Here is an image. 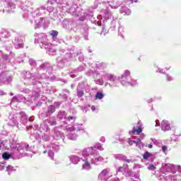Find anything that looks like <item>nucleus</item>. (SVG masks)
<instances>
[{"instance_id": "nucleus-31", "label": "nucleus", "mask_w": 181, "mask_h": 181, "mask_svg": "<svg viewBox=\"0 0 181 181\" xmlns=\"http://www.w3.org/2000/svg\"><path fill=\"white\" fill-rule=\"evenodd\" d=\"M0 35L1 37H4V39H8V37H11V33H9L8 30L6 29L1 30Z\"/></svg>"}, {"instance_id": "nucleus-13", "label": "nucleus", "mask_w": 181, "mask_h": 181, "mask_svg": "<svg viewBox=\"0 0 181 181\" xmlns=\"http://www.w3.org/2000/svg\"><path fill=\"white\" fill-rule=\"evenodd\" d=\"M117 175L119 173H122L124 176L128 177L131 176V171L129 170V168H128V165L124 164L122 167H119L116 170Z\"/></svg>"}, {"instance_id": "nucleus-52", "label": "nucleus", "mask_w": 181, "mask_h": 181, "mask_svg": "<svg viewBox=\"0 0 181 181\" xmlns=\"http://www.w3.org/2000/svg\"><path fill=\"white\" fill-rule=\"evenodd\" d=\"M0 56H1V57H3L4 60H8V59L9 58V57L7 54H4L2 53V51H0Z\"/></svg>"}, {"instance_id": "nucleus-40", "label": "nucleus", "mask_w": 181, "mask_h": 181, "mask_svg": "<svg viewBox=\"0 0 181 181\" xmlns=\"http://www.w3.org/2000/svg\"><path fill=\"white\" fill-rule=\"evenodd\" d=\"M152 156H153V154L148 152V151H146L144 153V154L143 155V158L144 159L146 160V159H149V158H152Z\"/></svg>"}, {"instance_id": "nucleus-45", "label": "nucleus", "mask_w": 181, "mask_h": 181, "mask_svg": "<svg viewBox=\"0 0 181 181\" xmlns=\"http://www.w3.org/2000/svg\"><path fill=\"white\" fill-rule=\"evenodd\" d=\"M147 168L148 170H155L156 169V165L153 164H149Z\"/></svg>"}, {"instance_id": "nucleus-49", "label": "nucleus", "mask_w": 181, "mask_h": 181, "mask_svg": "<svg viewBox=\"0 0 181 181\" xmlns=\"http://www.w3.org/2000/svg\"><path fill=\"white\" fill-rule=\"evenodd\" d=\"M48 121H49L48 124H50V125L52 126H54L57 124V122H56V120H53L52 118H50L49 119H48Z\"/></svg>"}, {"instance_id": "nucleus-15", "label": "nucleus", "mask_w": 181, "mask_h": 181, "mask_svg": "<svg viewBox=\"0 0 181 181\" xmlns=\"http://www.w3.org/2000/svg\"><path fill=\"white\" fill-rule=\"evenodd\" d=\"M4 4L6 6L5 9L3 10V12H12V9L16 8V5L12 1V0H6L4 1Z\"/></svg>"}, {"instance_id": "nucleus-12", "label": "nucleus", "mask_w": 181, "mask_h": 181, "mask_svg": "<svg viewBox=\"0 0 181 181\" xmlns=\"http://www.w3.org/2000/svg\"><path fill=\"white\" fill-rule=\"evenodd\" d=\"M129 77H131V71L127 69L120 77V83L122 86H124V87L129 86Z\"/></svg>"}, {"instance_id": "nucleus-54", "label": "nucleus", "mask_w": 181, "mask_h": 181, "mask_svg": "<svg viewBox=\"0 0 181 181\" xmlns=\"http://www.w3.org/2000/svg\"><path fill=\"white\" fill-rule=\"evenodd\" d=\"M129 86H137L138 85V82L135 80H132L131 81H129Z\"/></svg>"}, {"instance_id": "nucleus-56", "label": "nucleus", "mask_w": 181, "mask_h": 181, "mask_svg": "<svg viewBox=\"0 0 181 181\" xmlns=\"http://www.w3.org/2000/svg\"><path fill=\"white\" fill-rule=\"evenodd\" d=\"M166 80L167 81H173V77L170 76V75L167 74L166 75Z\"/></svg>"}, {"instance_id": "nucleus-35", "label": "nucleus", "mask_w": 181, "mask_h": 181, "mask_svg": "<svg viewBox=\"0 0 181 181\" xmlns=\"http://www.w3.org/2000/svg\"><path fill=\"white\" fill-rule=\"evenodd\" d=\"M67 139H71V141H76L77 139V134L69 132L67 135Z\"/></svg>"}, {"instance_id": "nucleus-64", "label": "nucleus", "mask_w": 181, "mask_h": 181, "mask_svg": "<svg viewBox=\"0 0 181 181\" xmlns=\"http://www.w3.org/2000/svg\"><path fill=\"white\" fill-rule=\"evenodd\" d=\"M100 142H103V143L105 142V137L101 136V137L100 138Z\"/></svg>"}, {"instance_id": "nucleus-36", "label": "nucleus", "mask_w": 181, "mask_h": 181, "mask_svg": "<svg viewBox=\"0 0 181 181\" xmlns=\"http://www.w3.org/2000/svg\"><path fill=\"white\" fill-rule=\"evenodd\" d=\"M93 148V151H95V149H98L99 151H104V147H103V144L100 143H96L94 146H92Z\"/></svg>"}, {"instance_id": "nucleus-1", "label": "nucleus", "mask_w": 181, "mask_h": 181, "mask_svg": "<svg viewBox=\"0 0 181 181\" xmlns=\"http://www.w3.org/2000/svg\"><path fill=\"white\" fill-rule=\"evenodd\" d=\"M11 149V154L5 152L2 154V158L5 160H8L11 156L14 159H20L23 156H26L27 152H30L32 148L26 143H18L15 140L8 141V140H0V151Z\"/></svg>"}, {"instance_id": "nucleus-39", "label": "nucleus", "mask_w": 181, "mask_h": 181, "mask_svg": "<svg viewBox=\"0 0 181 181\" xmlns=\"http://www.w3.org/2000/svg\"><path fill=\"white\" fill-rule=\"evenodd\" d=\"M25 78H27V80H35V77L33 76L32 74L29 71L25 72Z\"/></svg>"}, {"instance_id": "nucleus-23", "label": "nucleus", "mask_w": 181, "mask_h": 181, "mask_svg": "<svg viewBox=\"0 0 181 181\" xmlns=\"http://www.w3.org/2000/svg\"><path fill=\"white\" fill-rule=\"evenodd\" d=\"M68 1L69 0H48V2L52 5L54 4H59L60 5H62L63 9L66 8Z\"/></svg>"}, {"instance_id": "nucleus-63", "label": "nucleus", "mask_w": 181, "mask_h": 181, "mask_svg": "<svg viewBox=\"0 0 181 181\" xmlns=\"http://www.w3.org/2000/svg\"><path fill=\"white\" fill-rule=\"evenodd\" d=\"M176 171L181 172V167L180 165H175Z\"/></svg>"}, {"instance_id": "nucleus-59", "label": "nucleus", "mask_w": 181, "mask_h": 181, "mask_svg": "<svg viewBox=\"0 0 181 181\" xmlns=\"http://www.w3.org/2000/svg\"><path fill=\"white\" fill-rule=\"evenodd\" d=\"M5 169V163H1L0 164V170H4Z\"/></svg>"}, {"instance_id": "nucleus-27", "label": "nucleus", "mask_w": 181, "mask_h": 181, "mask_svg": "<svg viewBox=\"0 0 181 181\" xmlns=\"http://www.w3.org/2000/svg\"><path fill=\"white\" fill-rule=\"evenodd\" d=\"M69 159L71 163L74 165H77L81 158L76 155H71L69 156Z\"/></svg>"}, {"instance_id": "nucleus-47", "label": "nucleus", "mask_w": 181, "mask_h": 181, "mask_svg": "<svg viewBox=\"0 0 181 181\" xmlns=\"http://www.w3.org/2000/svg\"><path fill=\"white\" fill-rule=\"evenodd\" d=\"M84 69L85 68L83 66H80L79 67H78L77 69L74 70V73L76 74V73H78V71H84Z\"/></svg>"}, {"instance_id": "nucleus-17", "label": "nucleus", "mask_w": 181, "mask_h": 181, "mask_svg": "<svg viewBox=\"0 0 181 181\" xmlns=\"http://www.w3.org/2000/svg\"><path fill=\"white\" fill-rule=\"evenodd\" d=\"M127 144H129L130 146H132V145L135 144L136 146L140 149H144V143H142L139 139H137L136 140H132L131 138H129L127 139Z\"/></svg>"}, {"instance_id": "nucleus-58", "label": "nucleus", "mask_w": 181, "mask_h": 181, "mask_svg": "<svg viewBox=\"0 0 181 181\" xmlns=\"http://www.w3.org/2000/svg\"><path fill=\"white\" fill-rule=\"evenodd\" d=\"M105 33H107V29L105 28V26L103 25L101 35H105Z\"/></svg>"}, {"instance_id": "nucleus-4", "label": "nucleus", "mask_w": 181, "mask_h": 181, "mask_svg": "<svg viewBox=\"0 0 181 181\" xmlns=\"http://www.w3.org/2000/svg\"><path fill=\"white\" fill-rule=\"evenodd\" d=\"M35 43H40L41 49H47L50 53H56L54 46L47 42V37L45 33L35 34Z\"/></svg>"}, {"instance_id": "nucleus-42", "label": "nucleus", "mask_w": 181, "mask_h": 181, "mask_svg": "<svg viewBox=\"0 0 181 181\" xmlns=\"http://www.w3.org/2000/svg\"><path fill=\"white\" fill-rule=\"evenodd\" d=\"M76 53H73V54H71V53H69V52H67V53H66V54H65V57L66 58V59H73V57H76Z\"/></svg>"}, {"instance_id": "nucleus-20", "label": "nucleus", "mask_w": 181, "mask_h": 181, "mask_svg": "<svg viewBox=\"0 0 181 181\" xmlns=\"http://www.w3.org/2000/svg\"><path fill=\"white\" fill-rule=\"evenodd\" d=\"M22 42H23V37L19 34L16 35L14 40H13V45L17 46L16 47L18 48L23 47V44H22Z\"/></svg>"}, {"instance_id": "nucleus-26", "label": "nucleus", "mask_w": 181, "mask_h": 181, "mask_svg": "<svg viewBox=\"0 0 181 181\" xmlns=\"http://www.w3.org/2000/svg\"><path fill=\"white\" fill-rule=\"evenodd\" d=\"M21 117L23 124L28 122V121H29L30 122H32L33 121V117H28V116H26V115L23 112H21Z\"/></svg>"}, {"instance_id": "nucleus-5", "label": "nucleus", "mask_w": 181, "mask_h": 181, "mask_svg": "<svg viewBox=\"0 0 181 181\" xmlns=\"http://www.w3.org/2000/svg\"><path fill=\"white\" fill-rule=\"evenodd\" d=\"M27 130L28 131L30 130L31 132L30 133L31 139H35V141H37V142H38L39 144L42 142V139L45 142L50 141V136H49V135L42 132V131L35 130L32 126L27 127Z\"/></svg>"}, {"instance_id": "nucleus-32", "label": "nucleus", "mask_w": 181, "mask_h": 181, "mask_svg": "<svg viewBox=\"0 0 181 181\" xmlns=\"http://www.w3.org/2000/svg\"><path fill=\"white\" fill-rule=\"evenodd\" d=\"M46 25V21H45V18H40V21H35V29H39L40 26H45Z\"/></svg>"}, {"instance_id": "nucleus-24", "label": "nucleus", "mask_w": 181, "mask_h": 181, "mask_svg": "<svg viewBox=\"0 0 181 181\" xmlns=\"http://www.w3.org/2000/svg\"><path fill=\"white\" fill-rule=\"evenodd\" d=\"M160 128L162 131H170V123L168 120H163L160 124Z\"/></svg>"}, {"instance_id": "nucleus-60", "label": "nucleus", "mask_w": 181, "mask_h": 181, "mask_svg": "<svg viewBox=\"0 0 181 181\" xmlns=\"http://www.w3.org/2000/svg\"><path fill=\"white\" fill-rule=\"evenodd\" d=\"M177 177H176V175H171V181H177Z\"/></svg>"}, {"instance_id": "nucleus-51", "label": "nucleus", "mask_w": 181, "mask_h": 181, "mask_svg": "<svg viewBox=\"0 0 181 181\" xmlns=\"http://www.w3.org/2000/svg\"><path fill=\"white\" fill-rule=\"evenodd\" d=\"M96 84H99V86H103L104 85V81L103 79H97L95 81Z\"/></svg>"}, {"instance_id": "nucleus-61", "label": "nucleus", "mask_w": 181, "mask_h": 181, "mask_svg": "<svg viewBox=\"0 0 181 181\" xmlns=\"http://www.w3.org/2000/svg\"><path fill=\"white\" fill-rule=\"evenodd\" d=\"M162 151H163V152H164V153H165L168 151V146H163L162 147Z\"/></svg>"}, {"instance_id": "nucleus-19", "label": "nucleus", "mask_w": 181, "mask_h": 181, "mask_svg": "<svg viewBox=\"0 0 181 181\" xmlns=\"http://www.w3.org/2000/svg\"><path fill=\"white\" fill-rule=\"evenodd\" d=\"M67 132H74V131H84L83 124H75L71 127H66Z\"/></svg>"}, {"instance_id": "nucleus-41", "label": "nucleus", "mask_w": 181, "mask_h": 181, "mask_svg": "<svg viewBox=\"0 0 181 181\" xmlns=\"http://www.w3.org/2000/svg\"><path fill=\"white\" fill-rule=\"evenodd\" d=\"M96 100H103L104 98V94L101 92H98L95 95Z\"/></svg>"}, {"instance_id": "nucleus-28", "label": "nucleus", "mask_w": 181, "mask_h": 181, "mask_svg": "<svg viewBox=\"0 0 181 181\" xmlns=\"http://www.w3.org/2000/svg\"><path fill=\"white\" fill-rule=\"evenodd\" d=\"M115 159H118V160H124V162H127V163H131L132 162V160L127 159V156L123 154H117L115 156Z\"/></svg>"}, {"instance_id": "nucleus-16", "label": "nucleus", "mask_w": 181, "mask_h": 181, "mask_svg": "<svg viewBox=\"0 0 181 181\" xmlns=\"http://www.w3.org/2000/svg\"><path fill=\"white\" fill-rule=\"evenodd\" d=\"M8 74L6 72H2L0 74V86H4V84H6L11 83L12 81V76H8Z\"/></svg>"}, {"instance_id": "nucleus-33", "label": "nucleus", "mask_w": 181, "mask_h": 181, "mask_svg": "<svg viewBox=\"0 0 181 181\" xmlns=\"http://www.w3.org/2000/svg\"><path fill=\"white\" fill-rule=\"evenodd\" d=\"M120 13H123L124 15L129 16L131 15V10L126 6H122L120 8Z\"/></svg>"}, {"instance_id": "nucleus-22", "label": "nucleus", "mask_w": 181, "mask_h": 181, "mask_svg": "<svg viewBox=\"0 0 181 181\" xmlns=\"http://www.w3.org/2000/svg\"><path fill=\"white\" fill-rule=\"evenodd\" d=\"M58 118L59 119H63V118H64V119H66V122H70V121H76V117H74L69 116L66 117V112H64V111L59 112L58 113Z\"/></svg>"}, {"instance_id": "nucleus-53", "label": "nucleus", "mask_w": 181, "mask_h": 181, "mask_svg": "<svg viewBox=\"0 0 181 181\" xmlns=\"http://www.w3.org/2000/svg\"><path fill=\"white\" fill-rule=\"evenodd\" d=\"M165 179V180H161L160 181H172V175H167Z\"/></svg>"}, {"instance_id": "nucleus-46", "label": "nucleus", "mask_w": 181, "mask_h": 181, "mask_svg": "<svg viewBox=\"0 0 181 181\" xmlns=\"http://www.w3.org/2000/svg\"><path fill=\"white\" fill-rule=\"evenodd\" d=\"M29 63H30V66H33V67H35V66H37V63H36V61H35L34 59H30V60H29Z\"/></svg>"}, {"instance_id": "nucleus-38", "label": "nucleus", "mask_w": 181, "mask_h": 181, "mask_svg": "<svg viewBox=\"0 0 181 181\" xmlns=\"http://www.w3.org/2000/svg\"><path fill=\"white\" fill-rule=\"evenodd\" d=\"M96 67L99 70H104L105 69V67H107V65H105V64H104V63H98V64H96Z\"/></svg>"}, {"instance_id": "nucleus-10", "label": "nucleus", "mask_w": 181, "mask_h": 181, "mask_svg": "<svg viewBox=\"0 0 181 181\" xmlns=\"http://www.w3.org/2000/svg\"><path fill=\"white\" fill-rule=\"evenodd\" d=\"M81 160L82 163V169L83 170H91L93 167H91V158L88 156V153H86V156L82 157Z\"/></svg>"}, {"instance_id": "nucleus-3", "label": "nucleus", "mask_w": 181, "mask_h": 181, "mask_svg": "<svg viewBox=\"0 0 181 181\" xmlns=\"http://www.w3.org/2000/svg\"><path fill=\"white\" fill-rule=\"evenodd\" d=\"M99 6L102 8L100 16H101L103 22H107L112 18V12L110 11V8L108 6H110L112 9H117L119 6V4H115L112 1H103L102 3H99Z\"/></svg>"}, {"instance_id": "nucleus-44", "label": "nucleus", "mask_w": 181, "mask_h": 181, "mask_svg": "<svg viewBox=\"0 0 181 181\" xmlns=\"http://www.w3.org/2000/svg\"><path fill=\"white\" fill-rule=\"evenodd\" d=\"M118 33L122 37H124V35H122V33H124V28L122 26L119 27Z\"/></svg>"}, {"instance_id": "nucleus-50", "label": "nucleus", "mask_w": 181, "mask_h": 181, "mask_svg": "<svg viewBox=\"0 0 181 181\" xmlns=\"http://www.w3.org/2000/svg\"><path fill=\"white\" fill-rule=\"evenodd\" d=\"M51 36H52V37H56V36H57V35H59V32L56 31V30H52L50 33Z\"/></svg>"}, {"instance_id": "nucleus-29", "label": "nucleus", "mask_w": 181, "mask_h": 181, "mask_svg": "<svg viewBox=\"0 0 181 181\" xmlns=\"http://www.w3.org/2000/svg\"><path fill=\"white\" fill-rule=\"evenodd\" d=\"M83 95H84V87H83V85L79 84L77 88V96L81 98Z\"/></svg>"}, {"instance_id": "nucleus-25", "label": "nucleus", "mask_w": 181, "mask_h": 181, "mask_svg": "<svg viewBox=\"0 0 181 181\" xmlns=\"http://www.w3.org/2000/svg\"><path fill=\"white\" fill-rule=\"evenodd\" d=\"M53 137L57 141L59 139H64V134L60 132V131L57 130L56 129L54 130V136Z\"/></svg>"}, {"instance_id": "nucleus-21", "label": "nucleus", "mask_w": 181, "mask_h": 181, "mask_svg": "<svg viewBox=\"0 0 181 181\" xmlns=\"http://www.w3.org/2000/svg\"><path fill=\"white\" fill-rule=\"evenodd\" d=\"M8 124L10 127H16L17 128H19V125L18 124V122L16 120V116L14 115L11 114L8 116Z\"/></svg>"}, {"instance_id": "nucleus-55", "label": "nucleus", "mask_w": 181, "mask_h": 181, "mask_svg": "<svg viewBox=\"0 0 181 181\" xmlns=\"http://www.w3.org/2000/svg\"><path fill=\"white\" fill-rule=\"evenodd\" d=\"M54 9V8H53V6H48L46 8V12H49V13H50L51 12H53Z\"/></svg>"}, {"instance_id": "nucleus-7", "label": "nucleus", "mask_w": 181, "mask_h": 181, "mask_svg": "<svg viewBox=\"0 0 181 181\" xmlns=\"http://www.w3.org/2000/svg\"><path fill=\"white\" fill-rule=\"evenodd\" d=\"M102 77L107 80V81H110V83L107 82V84H108L110 87H118V84H119V78H117V76L112 74L106 73L102 75Z\"/></svg>"}, {"instance_id": "nucleus-62", "label": "nucleus", "mask_w": 181, "mask_h": 181, "mask_svg": "<svg viewBox=\"0 0 181 181\" xmlns=\"http://www.w3.org/2000/svg\"><path fill=\"white\" fill-rule=\"evenodd\" d=\"M127 4H134V2H138V0H127Z\"/></svg>"}, {"instance_id": "nucleus-48", "label": "nucleus", "mask_w": 181, "mask_h": 181, "mask_svg": "<svg viewBox=\"0 0 181 181\" xmlns=\"http://www.w3.org/2000/svg\"><path fill=\"white\" fill-rule=\"evenodd\" d=\"M40 67L41 69H44L45 70H47V68L49 67V64L48 63L42 64Z\"/></svg>"}, {"instance_id": "nucleus-43", "label": "nucleus", "mask_w": 181, "mask_h": 181, "mask_svg": "<svg viewBox=\"0 0 181 181\" xmlns=\"http://www.w3.org/2000/svg\"><path fill=\"white\" fill-rule=\"evenodd\" d=\"M13 170H15V168H13V166L8 165L6 167V172H8V175H11V173H12Z\"/></svg>"}, {"instance_id": "nucleus-6", "label": "nucleus", "mask_w": 181, "mask_h": 181, "mask_svg": "<svg viewBox=\"0 0 181 181\" xmlns=\"http://www.w3.org/2000/svg\"><path fill=\"white\" fill-rule=\"evenodd\" d=\"M83 153H88L90 158L91 163L93 165H99L100 162L104 161V158L100 156L97 150H94V147L86 148Z\"/></svg>"}, {"instance_id": "nucleus-9", "label": "nucleus", "mask_w": 181, "mask_h": 181, "mask_svg": "<svg viewBox=\"0 0 181 181\" xmlns=\"http://www.w3.org/2000/svg\"><path fill=\"white\" fill-rule=\"evenodd\" d=\"M65 9L66 12L69 11V12L74 16H80V15H81V12H83L81 8L77 7L76 5H73L72 7H70V4H69V1L66 3Z\"/></svg>"}, {"instance_id": "nucleus-57", "label": "nucleus", "mask_w": 181, "mask_h": 181, "mask_svg": "<svg viewBox=\"0 0 181 181\" xmlns=\"http://www.w3.org/2000/svg\"><path fill=\"white\" fill-rule=\"evenodd\" d=\"M151 141L153 142V144H154V145H159V141H158V140H156V139H151Z\"/></svg>"}, {"instance_id": "nucleus-14", "label": "nucleus", "mask_w": 181, "mask_h": 181, "mask_svg": "<svg viewBox=\"0 0 181 181\" xmlns=\"http://www.w3.org/2000/svg\"><path fill=\"white\" fill-rule=\"evenodd\" d=\"M98 180L100 181H107L110 179V169L105 168L103 170L98 177Z\"/></svg>"}, {"instance_id": "nucleus-30", "label": "nucleus", "mask_w": 181, "mask_h": 181, "mask_svg": "<svg viewBox=\"0 0 181 181\" xmlns=\"http://www.w3.org/2000/svg\"><path fill=\"white\" fill-rule=\"evenodd\" d=\"M23 95H18L13 98L11 102V105L13 104L14 103H21V101H23Z\"/></svg>"}, {"instance_id": "nucleus-37", "label": "nucleus", "mask_w": 181, "mask_h": 181, "mask_svg": "<svg viewBox=\"0 0 181 181\" xmlns=\"http://www.w3.org/2000/svg\"><path fill=\"white\" fill-rule=\"evenodd\" d=\"M54 111H56V107H54V105L49 106L47 110V115H49L50 114H53Z\"/></svg>"}, {"instance_id": "nucleus-34", "label": "nucleus", "mask_w": 181, "mask_h": 181, "mask_svg": "<svg viewBox=\"0 0 181 181\" xmlns=\"http://www.w3.org/2000/svg\"><path fill=\"white\" fill-rule=\"evenodd\" d=\"M49 124V119L45 120L41 125V129H43L45 132H47L49 131V126L47 125Z\"/></svg>"}, {"instance_id": "nucleus-18", "label": "nucleus", "mask_w": 181, "mask_h": 181, "mask_svg": "<svg viewBox=\"0 0 181 181\" xmlns=\"http://www.w3.org/2000/svg\"><path fill=\"white\" fill-rule=\"evenodd\" d=\"M142 123L139 122L138 126L134 127L133 129L129 132V135H139L142 132Z\"/></svg>"}, {"instance_id": "nucleus-2", "label": "nucleus", "mask_w": 181, "mask_h": 181, "mask_svg": "<svg viewBox=\"0 0 181 181\" xmlns=\"http://www.w3.org/2000/svg\"><path fill=\"white\" fill-rule=\"evenodd\" d=\"M21 9L24 11L23 14V18L24 19H29L30 22L31 23H33V21H32V18L35 16H42L43 15H45L46 13V6H41L38 8H37L35 11L33 10V8L32 7H28V6L25 4H21L20 6Z\"/></svg>"}, {"instance_id": "nucleus-11", "label": "nucleus", "mask_w": 181, "mask_h": 181, "mask_svg": "<svg viewBox=\"0 0 181 181\" xmlns=\"http://www.w3.org/2000/svg\"><path fill=\"white\" fill-rule=\"evenodd\" d=\"M160 172L164 175L167 173H176V165L170 163L163 164L162 168H160Z\"/></svg>"}, {"instance_id": "nucleus-8", "label": "nucleus", "mask_w": 181, "mask_h": 181, "mask_svg": "<svg viewBox=\"0 0 181 181\" xmlns=\"http://www.w3.org/2000/svg\"><path fill=\"white\" fill-rule=\"evenodd\" d=\"M59 149H60V146L59 145V143H51L47 146L46 150L43 152V153H46L47 152H48V156L51 159H53V158H54V152L53 151H59Z\"/></svg>"}]
</instances>
